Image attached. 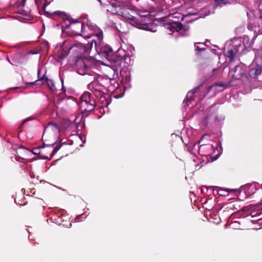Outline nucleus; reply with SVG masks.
Returning a JSON list of instances; mask_svg holds the SVG:
<instances>
[{"instance_id": "f3484780", "label": "nucleus", "mask_w": 262, "mask_h": 262, "mask_svg": "<svg viewBox=\"0 0 262 262\" xmlns=\"http://www.w3.org/2000/svg\"><path fill=\"white\" fill-rule=\"evenodd\" d=\"M40 80L44 81L45 83H46L47 85L50 89H52V87L54 86V84L53 80L49 79L48 77L46 76V74H44V75H43L42 77L40 78Z\"/></svg>"}, {"instance_id": "5701e85b", "label": "nucleus", "mask_w": 262, "mask_h": 262, "mask_svg": "<svg viewBox=\"0 0 262 262\" xmlns=\"http://www.w3.org/2000/svg\"><path fill=\"white\" fill-rule=\"evenodd\" d=\"M34 119V117H28L26 119H25L23 121V122L21 123V124H20V127L22 126L27 121H29L30 120H33Z\"/></svg>"}, {"instance_id": "ea45409f", "label": "nucleus", "mask_w": 262, "mask_h": 262, "mask_svg": "<svg viewBox=\"0 0 262 262\" xmlns=\"http://www.w3.org/2000/svg\"><path fill=\"white\" fill-rule=\"evenodd\" d=\"M97 1L100 3V5L101 6H102V2H101V0H97Z\"/></svg>"}, {"instance_id": "20e7f679", "label": "nucleus", "mask_w": 262, "mask_h": 262, "mask_svg": "<svg viewBox=\"0 0 262 262\" xmlns=\"http://www.w3.org/2000/svg\"><path fill=\"white\" fill-rule=\"evenodd\" d=\"M56 142L47 144L40 147L38 152V156L40 159L51 160L54 154L60 149L61 145H57L54 146ZM43 145H45L43 143Z\"/></svg>"}, {"instance_id": "393cba45", "label": "nucleus", "mask_w": 262, "mask_h": 262, "mask_svg": "<svg viewBox=\"0 0 262 262\" xmlns=\"http://www.w3.org/2000/svg\"><path fill=\"white\" fill-rule=\"evenodd\" d=\"M203 86V84H200V85H199L198 86H196V88H194L192 90H191L193 93H197L201 89V88H202Z\"/></svg>"}, {"instance_id": "f03ea898", "label": "nucleus", "mask_w": 262, "mask_h": 262, "mask_svg": "<svg viewBox=\"0 0 262 262\" xmlns=\"http://www.w3.org/2000/svg\"><path fill=\"white\" fill-rule=\"evenodd\" d=\"M45 13L48 15H57L62 19L63 22L61 26L62 33H66L65 30L69 29L72 25L79 24L80 20L82 18V15H80L78 18L73 19L70 15L60 11H55L52 14L47 11H45Z\"/></svg>"}, {"instance_id": "473e14b6", "label": "nucleus", "mask_w": 262, "mask_h": 262, "mask_svg": "<svg viewBox=\"0 0 262 262\" xmlns=\"http://www.w3.org/2000/svg\"><path fill=\"white\" fill-rule=\"evenodd\" d=\"M97 34V37L100 39V38L102 39V35L103 34L102 33H101V34Z\"/></svg>"}, {"instance_id": "39448f33", "label": "nucleus", "mask_w": 262, "mask_h": 262, "mask_svg": "<svg viewBox=\"0 0 262 262\" xmlns=\"http://www.w3.org/2000/svg\"><path fill=\"white\" fill-rule=\"evenodd\" d=\"M166 25L167 26V29L173 32L175 31L179 32L181 30L187 31L189 28L188 25H184L179 21H172L167 23Z\"/></svg>"}, {"instance_id": "f704fd0d", "label": "nucleus", "mask_w": 262, "mask_h": 262, "mask_svg": "<svg viewBox=\"0 0 262 262\" xmlns=\"http://www.w3.org/2000/svg\"><path fill=\"white\" fill-rule=\"evenodd\" d=\"M87 15L86 14H83V16H82V17H83V19H86L87 18Z\"/></svg>"}, {"instance_id": "f8f14e48", "label": "nucleus", "mask_w": 262, "mask_h": 262, "mask_svg": "<svg viewBox=\"0 0 262 262\" xmlns=\"http://www.w3.org/2000/svg\"><path fill=\"white\" fill-rule=\"evenodd\" d=\"M83 67L85 69L90 68L95 64V61L93 56L85 57L83 55Z\"/></svg>"}, {"instance_id": "a18cd8bd", "label": "nucleus", "mask_w": 262, "mask_h": 262, "mask_svg": "<svg viewBox=\"0 0 262 262\" xmlns=\"http://www.w3.org/2000/svg\"><path fill=\"white\" fill-rule=\"evenodd\" d=\"M118 33H123V32H121V31H119L118 32Z\"/></svg>"}, {"instance_id": "de8ad7c7", "label": "nucleus", "mask_w": 262, "mask_h": 262, "mask_svg": "<svg viewBox=\"0 0 262 262\" xmlns=\"http://www.w3.org/2000/svg\"><path fill=\"white\" fill-rule=\"evenodd\" d=\"M143 29H145V30H146V28L145 27H143L142 28Z\"/></svg>"}, {"instance_id": "7ed1b4c3", "label": "nucleus", "mask_w": 262, "mask_h": 262, "mask_svg": "<svg viewBox=\"0 0 262 262\" xmlns=\"http://www.w3.org/2000/svg\"><path fill=\"white\" fill-rule=\"evenodd\" d=\"M81 49V43H79L78 45H73L69 48L68 52L66 51H63L62 55L63 57H66L68 56L69 52L72 51L73 53H75V55L70 58V61L71 64L73 66H81L82 62Z\"/></svg>"}, {"instance_id": "3c124183", "label": "nucleus", "mask_w": 262, "mask_h": 262, "mask_svg": "<svg viewBox=\"0 0 262 262\" xmlns=\"http://www.w3.org/2000/svg\"><path fill=\"white\" fill-rule=\"evenodd\" d=\"M81 27L82 26V24L81 25ZM81 31L82 32V30H81Z\"/></svg>"}, {"instance_id": "ddd939ff", "label": "nucleus", "mask_w": 262, "mask_h": 262, "mask_svg": "<svg viewBox=\"0 0 262 262\" xmlns=\"http://www.w3.org/2000/svg\"><path fill=\"white\" fill-rule=\"evenodd\" d=\"M262 72L261 66L257 65L255 67L252 68L249 71V76L252 78H256Z\"/></svg>"}, {"instance_id": "e433bc0d", "label": "nucleus", "mask_w": 262, "mask_h": 262, "mask_svg": "<svg viewBox=\"0 0 262 262\" xmlns=\"http://www.w3.org/2000/svg\"><path fill=\"white\" fill-rule=\"evenodd\" d=\"M80 71H81V70H80V69H78V70H77V73H79V74H80V75H82V74H81V73H80Z\"/></svg>"}, {"instance_id": "412c9836", "label": "nucleus", "mask_w": 262, "mask_h": 262, "mask_svg": "<svg viewBox=\"0 0 262 262\" xmlns=\"http://www.w3.org/2000/svg\"><path fill=\"white\" fill-rule=\"evenodd\" d=\"M82 121V115L79 114L78 116L74 120L75 123L77 125V129H78V127H81L80 123Z\"/></svg>"}, {"instance_id": "9b49d317", "label": "nucleus", "mask_w": 262, "mask_h": 262, "mask_svg": "<svg viewBox=\"0 0 262 262\" xmlns=\"http://www.w3.org/2000/svg\"><path fill=\"white\" fill-rule=\"evenodd\" d=\"M118 15L127 19H130L132 21L135 22L137 18L130 15L128 12V9L126 8H123L118 12Z\"/></svg>"}, {"instance_id": "a211bd4d", "label": "nucleus", "mask_w": 262, "mask_h": 262, "mask_svg": "<svg viewBox=\"0 0 262 262\" xmlns=\"http://www.w3.org/2000/svg\"><path fill=\"white\" fill-rule=\"evenodd\" d=\"M236 189H223L220 188L218 191V194L220 196L228 195L229 192L236 191Z\"/></svg>"}, {"instance_id": "0eeeda50", "label": "nucleus", "mask_w": 262, "mask_h": 262, "mask_svg": "<svg viewBox=\"0 0 262 262\" xmlns=\"http://www.w3.org/2000/svg\"><path fill=\"white\" fill-rule=\"evenodd\" d=\"M83 32L88 31H93L94 33H103L102 31L95 24L87 19L86 22L83 21Z\"/></svg>"}, {"instance_id": "c03bdc74", "label": "nucleus", "mask_w": 262, "mask_h": 262, "mask_svg": "<svg viewBox=\"0 0 262 262\" xmlns=\"http://www.w3.org/2000/svg\"><path fill=\"white\" fill-rule=\"evenodd\" d=\"M19 88H19H19H18V87H15V88H14V89H19Z\"/></svg>"}, {"instance_id": "a19ab883", "label": "nucleus", "mask_w": 262, "mask_h": 262, "mask_svg": "<svg viewBox=\"0 0 262 262\" xmlns=\"http://www.w3.org/2000/svg\"><path fill=\"white\" fill-rule=\"evenodd\" d=\"M74 35H82V34L81 33H79V34H73Z\"/></svg>"}, {"instance_id": "79ce46f5", "label": "nucleus", "mask_w": 262, "mask_h": 262, "mask_svg": "<svg viewBox=\"0 0 262 262\" xmlns=\"http://www.w3.org/2000/svg\"><path fill=\"white\" fill-rule=\"evenodd\" d=\"M40 72V70H39L38 71V77L39 76Z\"/></svg>"}, {"instance_id": "a878e982", "label": "nucleus", "mask_w": 262, "mask_h": 262, "mask_svg": "<svg viewBox=\"0 0 262 262\" xmlns=\"http://www.w3.org/2000/svg\"><path fill=\"white\" fill-rule=\"evenodd\" d=\"M40 78L38 80H36L34 82V84L38 85H42L43 83H45L44 81H42L40 80Z\"/></svg>"}, {"instance_id": "f257e3e1", "label": "nucleus", "mask_w": 262, "mask_h": 262, "mask_svg": "<svg viewBox=\"0 0 262 262\" xmlns=\"http://www.w3.org/2000/svg\"><path fill=\"white\" fill-rule=\"evenodd\" d=\"M98 53L104 55L111 61L115 71H121L127 67L126 60L127 58H129V56L124 50L118 49L114 53L112 48L106 45L100 48Z\"/></svg>"}, {"instance_id": "b1692460", "label": "nucleus", "mask_w": 262, "mask_h": 262, "mask_svg": "<svg viewBox=\"0 0 262 262\" xmlns=\"http://www.w3.org/2000/svg\"><path fill=\"white\" fill-rule=\"evenodd\" d=\"M215 86V85L213 84V85L209 86L207 88L206 93L204 95V97H205L212 90V89Z\"/></svg>"}, {"instance_id": "09e8293b", "label": "nucleus", "mask_w": 262, "mask_h": 262, "mask_svg": "<svg viewBox=\"0 0 262 262\" xmlns=\"http://www.w3.org/2000/svg\"><path fill=\"white\" fill-rule=\"evenodd\" d=\"M84 142H85V141L83 140V141H82L83 144H84Z\"/></svg>"}, {"instance_id": "4be33fe9", "label": "nucleus", "mask_w": 262, "mask_h": 262, "mask_svg": "<svg viewBox=\"0 0 262 262\" xmlns=\"http://www.w3.org/2000/svg\"><path fill=\"white\" fill-rule=\"evenodd\" d=\"M194 94V93H193V92L192 91L188 92L186 95L187 99H189L190 100H193Z\"/></svg>"}, {"instance_id": "58836bf2", "label": "nucleus", "mask_w": 262, "mask_h": 262, "mask_svg": "<svg viewBox=\"0 0 262 262\" xmlns=\"http://www.w3.org/2000/svg\"><path fill=\"white\" fill-rule=\"evenodd\" d=\"M195 50L198 51H200L201 49L199 47H196Z\"/></svg>"}, {"instance_id": "49530a36", "label": "nucleus", "mask_w": 262, "mask_h": 262, "mask_svg": "<svg viewBox=\"0 0 262 262\" xmlns=\"http://www.w3.org/2000/svg\"><path fill=\"white\" fill-rule=\"evenodd\" d=\"M82 126H83V127H84V123H83Z\"/></svg>"}, {"instance_id": "6e6552de", "label": "nucleus", "mask_w": 262, "mask_h": 262, "mask_svg": "<svg viewBox=\"0 0 262 262\" xmlns=\"http://www.w3.org/2000/svg\"><path fill=\"white\" fill-rule=\"evenodd\" d=\"M89 40L85 39L84 42H83V54H89L93 47V43H95V47L96 48V41L94 39H91V37H88Z\"/></svg>"}, {"instance_id": "dca6fc26", "label": "nucleus", "mask_w": 262, "mask_h": 262, "mask_svg": "<svg viewBox=\"0 0 262 262\" xmlns=\"http://www.w3.org/2000/svg\"><path fill=\"white\" fill-rule=\"evenodd\" d=\"M214 121V117L212 115H209L207 116L202 121V123L205 125L207 126L209 124H211V123H213V122Z\"/></svg>"}, {"instance_id": "4c0bfd02", "label": "nucleus", "mask_w": 262, "mask_h": 262, "mask_svg": "<svg viewBox=\"0 0 262 262\" xmlns=\"http://www.w3.org/2000/svg\"><path fill=\"white\" fill-rule=\"evenodd\" d=\"M79 100L80 102H82V95H81L79 98Z\"/></svg>"}, {"instance_id": "7c9ffc66", "label": "nucleus", "mask_w": 262, "mask_h": 262, "mask_svg": "<svg viewBox=\"0 0 262 262\" xmlns=\"http://www.w3.org/2000/svg\"><path fill=\"white\" fill-rule=\"evenodd\" d=\"M40 149V147L39 148H35L34 149L35 151L34 152V154L38 155V152H39Z\"/></svg>"}, {"instance_id": "c85d7f7f", "label": "nucleus", "mask_w": 262, "mask_h": 262, "mask_svg": "<svg viewBox=\"0 0 262 262\" xmlns=\"http://www.w3.org/2000/svg\"><path fill=\"white\" fill-rule=\"evenodd\" d=\"M26 1V0H21L19 6V7H24L25 5Z\"/></svg>"}, {"instance_id": "2eb2a0df", "label": "nucleus", "mask_w": 262, "mask_h": 262, "mask_svg": "<svg viewBox=\"0 0 262 262\" xmlns=\"http://www.w3.org/2000/svg\"><path fill=\"white\" fill-rule=\"evenodd\" d=\"M198 14L197 12H189L186 15H182V20H184L186 23H191L193 21H194L195 20L197 19L198 18L194 19H187V18L189 17H190L192 15H196Z\"/></svg>"}, {"instance_id": "8fccbe9b", "label": "nucleus", "mask_w": 262, "mask_h": 262, "mask_svg": "<svg viewBox=\"0 0 262 262\" xmlns=\"http://www.w3.org/2000/svg\"><path fill=\"white\" fill-rule=\"evenodd\" d=\"M82 113H83V114H84V111H83V110ZM83 115H84V114H83Z\"/></svg>"}, {"instance_id": "37998d69", "label": "nucleus", "mask_w": 262, "mask_h": 262, "mask_svg": "<svg viewBox=\"0 0 262 262\" xmlns=\"http://www.w3.org/2000/svg\"><path fill=\"white\" fill-rule=\"evenodd\" d=\"M174 17H178V18H179V17H180V16H178V15H177V16H174Z\"/></svg>"}, {"instance_id": "c9c22d12", "label": "nucleus", "mask_w": 262, "mask_h": 262, "mask_svg": "<svg viewBox=\"0 0 262 262\" xmlns=\"http://www.w3.org/2000/svg\"><path fill=\"white\" fill-rule=\"evenodd\" d=\"M79 137L80 139V140H82V133H81L79 134Z\"/></svg>"}, {"instance_id": "72a5a7b5", "label": "nucleus", "mask_w": 262, "mask_h": 262, "mask_svg": "<svg viewBox=\"0 0 262 262\" xmlns=\"http://www.w3.org/2000/svg\"><path fill=\"white\" fill-rule=\"evenodd\" d=\"M259 18L262 19V9H259Z\"/></svg>"}, {"instance_id": "bb28decb", "label": "nucleus", "mask_w": 262, "mask_h": 262, "mask_svg": "<svg viewBox=\"0 0 262 262\" xmlns=\"http://www.w3.org/2000/svg\"><path fill=\"white\" fill-rule=\"evenodd\" d=\"M235 31H236V32H237V31L243 32V31H244V28L243 27H239L236 29Z\"/></svg>"}, {"instance_id": "423d86ee", "label": "nucleus", "mask_w": 262, "mask_h": 262, "mask_svg": "<svg viewBox=\"0 0 262 262\" xmlns=\"http://www.w3.org/2000/svg\"><path fill=\"white\" fill-rule=\"evenodd\" d=\"M92 94L88 92L83 93V103L84 102L86 107L84 108L85 112H91L94 108V101L91 99Z\"/></svg>"}, {"instance_id": "2f4dec72", "label": "nucleus", "mask_w": 262, "mask_h": 262, "mask_svg": "<svg viewBox=\"0 0 262 262\" xmlns=\"http://www.w3.org/2000/svg\"><path fill=\"white\" fill-rule=\"evenodd\" d=\"M38 51H33V50H31L29 52V53L31 54H38Z\"/></svg>"}, {"instance_id": "aec40b11", "label": "nucleus", "mask_w": 262, "mask_h": 262, "mask_svg": "<svg viewBox=\"0 0 262 262\" xmlns=\"http://www.w3.org/2000/svg\"><path fill=\"white\" fill-rule=\"evenodd\" d=\"M214 3L216 7H222L223 5L229 3V2L227 0H214Z\"/></svg>"}, {"instance_id": "c756f323", "label": "nucleus", "mask_w": 262, "mask_h": 262, "mask_svg": "<svg viewBox=\"0 0 262 262\" xmlns=\"http://www.w3.org/2000/svg\"><path fill=\"white\" fill-rule=\"evenodd\" d=\"M255 206L257 208H259V209H260L261 210H262V202L261 203H257L255 205Z\"/></svg>"}, {"instance_id": "6ab92c4d", "label": "nucleus", "mask_w": 262, "mask_h": 262, "mask_svg": "<svg viewBox=\"0 0 262 262\" xmlns=\"http://www.w3.org/2000/svg\"><path fill=\"white\" fill-rule=\"evenodd\" d=\"M248 29L250 31H253L254 33H259V30H257V27L254 24H249L248 26Z\"/></svg>"}, {"instance_id": "cd10ccee", "label": "nucleus", "mask_w": 262, "mask_h": 262, "mask_svg": "<svg viewBox=\"0 0 262 262\" xmlns=\"http://www.w3.org/2000/svg\"><path fill=\"white\" fill-rule=\"evenodd\" d=\"M214 84L215 85V86H219L221 87L224 86V84L223 83H214Z\"/></svg>"}, {"instance_id": "1a4fd4ad", "label": "nucleus", "mask_w": 262, "mask_h": 262, "mask_svg": "<svg viewBox=\"0 0 262 262\" xmlns=\"http://www.w3.org/2000/svg\"><path fill=\"white\" fill-rule=\"evenodd\" d=\"M233 72L232 78L234 80H239L245 75L244 69L239 65H237L234 68Z\"/></svg>"}, {"instance_id": "4468645a", "label": "nucleus", "mask_w": 262, "mask_h": 262, "mask_svg": "<svg viewBox=\"0 0 262 262\" xmlns=\"http://www.w3.org/2000/svg\"><path fill=\"white\" fill-rule=\"evenodd\" d=\"M238 51V50L237 48L235 47L233 48L228 50L226 53V56L229 58L230 62H233L234 60L235 57L237 56Z\"/></svg>"}, {"instance_id": "9d476101", "label": "nucleus", "mask_w": 262, "mask_h": 262, "mask_svg": "<svg viewBox=\"0 0 262 262\" xmlns=\"http://www.w3.org/2000/svg\"><path fill=\"white\" fill-rule=\"evenodd\" d=\"M51 130H52L53 132H56L57 131H59L58 125L54 123H49L45 128L44 132L43 133L42 137V139L43 138H46L47 137L48 133Z\"/></svg>"}]
</instances>
